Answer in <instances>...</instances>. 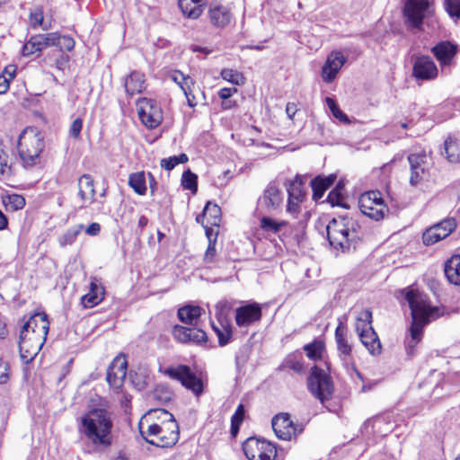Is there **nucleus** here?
<instances>
[{
    "mask_svg": "<svg viewBox=\"0 0 460 460\" xmlns=\"http://www.w3.org/2000/svg\"><path fill=\"white\" fill-rule=\"evenodd\" d=\"M140 433L153 446L169 447L179 439V426L173 415L164 409H155L139 422Z\"/></svg>",
    "mask_w": 460,
    "mask_h": 460,
    "instance_id": "nucleus-1",
    "label": "nucleus"
},
{
    "mask_svg": "<svg viewBox=\"0 0 460 460\" xmlns=\"http://www.w3.org/2000/svg\"><path fill=\"white\" fill-rule=\"evenodd\" d=\"M404 300L408 303L411 314L410 327L411 337L406 341V349L409 354L413 352L415 346L421 341L424 327L432 320L438 317V308L431 306L428 297L423 293L414 288H407L402 291Z\"/></svg>",
    "mask_w": 460,
    "mask_h": 460,
    "instance_id": "nucleus-2",
    "label": "nucleus"
},
{
    "mask_svg": "<svg viewBox=\"0 0 460 460\" xmlns=\"http://www.w3.org/2000/svg\"><path fill=\"white\" fill-rule=\"evenodd\" d=\"M113 427L110 413L104 409H93L81 419L79 430L94 446L109 447L112 443Z\"/></svg>",
    "mask_w": 460,
    "mask_h": 460,
    "instance_id": "nucleus-3",
    "label": "nucleus"
},
{
    "mask_svg": "<svg viewBox=\"0 0 460 460\" xmlns=\"http://www.w3.org/2000/svg\"><path fill=\"white\" fill-rule=\"evenodd\" d=\"M359 225L352 217L341 216L332 218L326 226L331 246L336 250H347L358 236Z\"/></svg>",
    "mask_w": 460,
    "mask_h": 460,
    "instance_id": "nucleus-4",
    "label": "nucleus"
},
{
    "mask_svg": "<svg viewBox=\"0 0 460 460\" xmlns=\"http://www.w3.org/2000/svg\"><path fill=\"white\" fill-rule=\"evenodd\" d=\"M44 146V139L40 132L33 128H25L18 140V154L22 165L25 169H31L40 164Z\"/></svg>",
    "mask_w": 460,
    "mask_h": 460,
    "instance_id": "nucleus-5",
    "label": "nucleus"
},
{
    "mask_svg": "<svg viewBox=\"0 0 460 460\" xmlns=\"http://www.w3.org/2000/svg\"><path fill=\"white\" fill-rule=\"evenodd\" d=\"M49 333V327L43 323V326L37 330L30 331L22 328L19 337V352L23 363H29L38 355L44 345Z\"/></svg>",
    "mask_w": 460,
    "mask_h": 460,
    "instance_id": "nucleus-6",
    "label": "nucleus"
},
{
    "mask_svg": "<svg viewBox=\"0 0 460 460\" xmlns=\"http://www.w3.org/2000/svg\"><path fill=\"white\" fill-rule=\"evenodd\" d=\"M307 388L321 402L329 400L333 393L331 377L323 369L316 366L311 368L307 378Z\"/></svg>",
    "mask_w": 460,
    "mask_h": 460,
    "instance_id": "nucleus-7",
    "label": "nucleus"
},
{
    "mask_svg": "<svg viewBox=\"0 0 460 460\" xmlns=\"http://www.w3.org/2000/svg\"><path fill=\"white\" fill-rule=\"evenodd\" d=\"M431 11L429 0H408L403 7V17L406 27L410 30H421L423 20Z\"/></svg>",
    "mask_w": 460,
    "mask_h": 460,
    "instance_id": "nucleus-8",
    "label": "nucleus"
},
{
    "mask_svg": "<svg viewBox=\"0 0 460 460\" xmlns=\"http://www.w3.org/2000/svg\"><path fill=\"white\" fill-rule=\"evenodd\" d=\"M358 206L362 214L376 221L383 219L388 213V208L378 190L363 193L359 197Z\"/></svg>",
    "mask_w": 460,
    "mask_h": 460,
    "instance_id": "nucleus-9",
    "label": "nucleus"
},
{
    "mask_svg": "<svg viewBox=\"0 0 460 460\" xmlns=\"http://www.w3.org/2000/svg\"><path fill=\"white\" fill-rule=\"evenodd\" d=\"M243 450L249 460H274L277 456L272 443L256 438H247L243 444Z\"/></svg>",
    "mask_w": 460,
    "mask_h": 460,
    "instance_id": "nucleus-10",
    "label": "nucleus"
},
{
    "mask_svg": "<svg viewBox=\"0 0 460 460\" xmlns=\"http://www.w3.org/2000/svg\"><path fill=\"white\" fill-rule=\"evenodd\" d=\"M164 375L172 379L181 382L187 389L193 392L197 396L203 393V385L201 380L191 372L190 368L186 365H179L171 367L164 370Z\"/></svg>",
    "mask_w": 460,
    "mask_h": 460,
    "instance_id": "nucleus-11",
    "label": "nucleus"
},
{
    "mask_svg": "<svg viewBox=\"0 0 460 460\" xmlns=\"http://www.w3.org/2000/svg\"><path fill=\"white\" fill-rule=\"evenodd\" d=\"M164 375L172 379L181 382L187 389L193 392L197 396L203 393V385L201 380L191 372L190 368L186 365H179L171 367L164 370Z\"/></svg>",
    "mask_w": 460,
    "mask_h": 460,
    "instance_id": "nucleus-12",
    "label": "nucleus"
},
{
    "mask_svg": "<svg viewBox=\"0 0 460 460\" xmlns=\"http://www.w3.org/2000/svg\"><path fill=\"white\" fill-rule=\"evenodd\" d=\"M408 162L411 170L410 184L417 186L429 175V158L425 152L414 153L409 155Z\"/></svg>",
    "mask_w": 460,
    "mask_h": 460,
    "instance_id": "nucleus-13",
    "label": "nucleus"
},
{
    "mask_svg": "<svg viewBox=\"0 0 460 460\" xmlns=\"http://www.w3.org/2000/svg\"><path fill=\"white\" fill-rule=\"evenodd\" d=\"M284 194L275 182H270L258 199V210L270 213L281 208Z\"/></svg>",
    "mask_w": 460,
    "mask_h": 460,
    "instance_id": "nucleus-14",
    "label": "nucleus"
},
{
    "mask_svg": "<svg viewBox=\"0 0 460 460\" xmlns=\"http://www.w3.org/2000/svg\"><path fill=\"white\" fill-rule=\"evenodd\" d=\"M276 436L282 440H290L292 437L301 434L303 426L296 425L288 413H279L271 420Z\"/></svg>",
    "mask_w": 460,
    "mask_h": 460,
    "instance_id": "nucleus-15",
    "label": "nucleus"
},
{
    "mask_svg": "<svg viewBox=\"0 0 460 460\" xmlns=\"http://www.w3.org/2000/svg\"><path fill=\"white\" fill-rule=\"evenodd\" d=\"M456 227L454 218H447L427 229L422 234L423 243L431 245L447 237Z\"/></svg>",
    "mask_w": 460,
    "mask_h": 460,
    "instance_id": "nucleus-16",
    "label": "nucleus"
},
{
    "mask_svg": "<svg viewBox=\"0 0 460 460\" xmlns=\"http://www.w3.org/2000/svg\"><path fill=\"white\" fill-rule=\"evenodd\" d=\"M138 115L141 121L148 128H156L161 120L160 108L154 100L142 98L139 100Z\"/></svg>",
    "mask_w": 460,
    "mask_h": 460,
    "instance_id": "nucleus-17",
    "label": "nucleus"
},
{
    "mask_svg": "<svg viewBox=\"0 0 460 460\" xmlns=\"http://www.w3.org/2000/svg\"><path fill=\"white\" fill-rule=\"evenodd\" d=\"M262 316L261 306L258 303H250L238 307L235 311V323L239 327H247L260 322Z\"/></svg>",
    "mask_w": 460,
    "mask_h": 460,
    "instance_id": "nucleus-18",
    "label": "nucleus"
},
{
    "mask_svg": "<svg viewBox=\"0 0 460 460\" xmlns=\"http://www.w3.org/2000/svg\"><path fill=\"white\" fill-rule=\"evenodd\" d=\"M127 360L124 357H116L111 363L106 380L111 387L119 388L126 377Z\"/></svg>",
    "mask_w": 460,
    "mask_h": 460,
    "instance_id": "nucleus-19",
    "label": "nucleus"
},
{
    "mask_svg": "<svg viewBox=\"0 0 460 460\" xmlns=\"http://www.w3.org/2000/svg\"><path fill=\"white\" fill-rule=\"evenodd\" d=\"M173 337L180 342H192L199 344L207 341L206 332L199 328H190L175 325L172 330Z\"/></svg>",
    "mask_w": 460,
    "mask_h": 460,
    "instance_id": "nucleus-20",
    "label": "nucleus"
},
{
    "mask_svg": "<svg viewBox=\"0 0 460 460\" xmlns=\"http://www.w3.org/2000/svg\"><path fill=\"white\" fill-rule=\"evenodd\" d=\"M345 62L346 58L341 52H332L322 69L323 81L326 83L332 82Z\"/></svg>",
    "mask_w": 460,
    "mask_h": 460,
    "instance_id": "nucleus-21",
    "label": "nucleus"
},
{
    "mask_svg": "<svg viewBox=\"0 0 460 460\" xmlns=\"http://www.w3.org/2000/svg\"><path fill=\"white\" fill-rule=\"evenodd\" d=\"M438 68L431 58H418L413 65V75L421 80H430L437 76Z\"/></svg>",
    "mask_w": 460,
    "mask_h": 460,
    "instance_id": "nucleus-22",
    "label": "nucleus"
},
{
    "mask_svg": "<svg viewBox=\"0 0 460 460\" xmlns=\"http://www.w3.org/2000/svg\"><path fill=\"white\" fill-rule=\"evenodd\" d=\"M230 308L227 302H219L217 306V319L220 322V333H218V343L220 346L226 345L232 337V327L230 323L226 321L225 317H223V314L226 311H228Z\"/></svg>",
    "mask_w": 460,
    "mask_h": 460,
    "instance_id": "nucleus-23",
    "label": "nucleus"
},
{
    "mask_svg": "<svg viewBox=\"0 0 460 460\" xmlns=\"http://www.w3.org/2000/svg\"><path fill=\"white\" fill-rule=\"evenodd\" d=\"M456 52L457 46L449 41H442L432 48V53L442 65L449 64Z\"/></svg>",
    "mask_w": 460,
    "mask_h": 460,
    "instance_id": "nucleus-24",
    "label": "nucleus"
},
{
    "mask_svg": "<svg viewBox=\"0 0 460 460\" xmlns=\"http://www.w3.org/2000/svg\"><path fill=\"white\" fill-rule=\"evenodd\" d=\"M104 297V288L96 279L90 283V290L82 297V304L84 307H93L102 301Z\"/></svg>",
    "mask_w": 460,
    "mask_h": 460,
    "instance_id": "nucleus-25",
    "label": "nucleus"
},
{
    "mask_svg": "<svg viewBox=\"0 0 460 460\" xmlns=\"http://www.w3.org/2000/svg\"><path fill=\"white\" fill-rule=\"evenodd\" d=\"M78 194L84 202L93 203L95 199L94 181L90 174H83L78 179Z\"/></svg>",
    "mask_w": 460,
    "mask_h": 460,
    "instance_id": "nucleus-26",
    "label": "nucleus"
},
{
    "mask_svg": "<svg viewBox=\"0 0 460 460\" xmlns=\"http://www.w3.org/2000/svg\"><path fill=\"white\" fill-rule=\"evenodd\" d=\"M145 75L141 72H132L125 80V89L128 94L141 93L146 88Z\"/></svg>",
    "mask_w": 460,
    "mask_h": 460,
    "instance_id": "nucleus-27",
    "label": "nucleus"
},
{
    "mask_svg": "<svg viewBox=\"0 0 460 460\" xmlns=\"http://www.w3.org/2000/svg\"><path fill=\"white\" fill-rule=\"evenodd\" d=\"M361 343L371 355H379L382 351L381 342L374 328L358 335Z\"/></svg>",
    "mask_w": 460,
    "mask_h": 460,
    "instance_id": "nucleus-28",
    "label": "nucleus"
},
{
    "mask_svg": "<svg viewBox=\"0 0 460 460\" xmlns=\"http://www.w3.org/2000/svg\"><path fill=\"white\" fill-rule=\"evenodd\" d=\"M204 0H178L182 13L191 19H197L202 13Z\"/></svg>",
    "mask_w": 460,
    "mask_h": 460,
    "instance_id": "nucleus-29",
    "label": "nucleus"
},
{
    "mask_svg": "<svg viewBox=\"0 0 460 460\" xmlns=\"http://www.w3.org/2000/svg\"><path fill=\"white\" fill-rule=\"evenodd\" d=\"M336 180L334 174L322 177L317 176L311 181V187L313 190V197L314 199H319L323 197L324 191L331 187Z\"/></svg>",
    "mask_w": 460,
    "mask_h": 460,
    "instance_id": "nucleus-30",
    "label": "nucleus"
},
{
    "mask_svg": "<svg viewBox=\"0 0 460 460\" xmlns=\"http://www.w3.org/2000/svg\"><path fill=\"white\" fill-rule=\"evenodd\" d=\"M445 275L451 284L460 285V255H453L446 262Z\"/></svg>",
    "mask_w": 460,
    "mask_h": 460,
    "instance_id": "nucleus-31",
    "label": "nucleus"
},
{
    "mask_svg": "<svg viewBox=\"0 0 460 460\" xmlns=\"http://www.w3.org/2000/svg\"><path fill=\"white\" fill-rule=\"evenodd\" d=\"M209 18L216 27H225L231 21V13L225 6H215L209 9Z\"/></svg>",
    "mask_w": 460,
    "mask_h": 460,
    "instance_id": "nucleus-32",
    "label": "nucleus"
},
{
    "mask_svg": "<svg viewBox=\"0 0 460 460\" xmlns=\"http://www.w3.org/2000/svg\"><path fill=\"white\" fill-rule=\"evenodd\" d=\"M202 309L198 305H185L178 310V318L181 322L195 325L201 315Z\"/></svg>",
    "mask_w": 460,
    "mask_h": 460,
    "instance_id": "nucleus-33",
    "label": "nucleus"
},
{
    "mask_svg": "<svg viewBox=\"0 0 460 460\" xmlns=\"http://www.w3.org/2000/svg\"><path fill=\"white\" fill-rule=\"evenodd\" d=\"M346 334V327L341 323H340L335 330V341L337 343V349L339 352L344 358L350 356L351 353V346L349 344L347 341Z\"/></svg>",
    "mask_w": 460,
    "mask_h": 460,
    "instance_id": "nucleus-34",
    "label": "nucleus"
},
{
    "mask_svg": "<svg viewBox=\"0 0 460 460\" xmlns=\"http://www.w3.org/2000/svg\"><path fill=\"white\" fill-rule=\"evenodd\" d=\"M41 34L34 35L23 45L22 53L23 56H30L40 52L46 49V41L42 40Z\"/></svg>",
    "mask_w": 460,
    "mask_h": 460,
    "instance_id": "nucleus-35",
    "label": "nucleus"
},
{
    "mask_svg": "<svg viewBox=\"0 0 460 460\" xmlns=\"http://www.w3.org/2000/svg\"><path fill=\"white\" fill-rule=\"evenodd\" d=\"M355 329L358 335L366 332L372 327V312L369 309H364L358 313L356 318Z\"/></svg>",
    "mask_w": 460,
    "mask_h": 460,
    "instance_id": "nucleus-36",
    "label": "nucleus"
},
{
    "mask_svg": "<svg viewBox=\"0 0 460 460\" xmlns=\"http://www.w3.org/2000/svg\"><path fill=\"white\" fill-rule=\"evenodd\" d=\"M283 367L293 370L296 374H304L305 368L301 352L289 354L283 362Z\"/></svg>",
    "mask_w": 460,
    "mask_h": 460,
    "instance_id": "nucleus-37",
    "label": "nucleus"
},
{
    "mask_svg": "<svg viewBox=\"0 0 460 460\" xmlns=\"http://www.w3.org/2000/svg\"><path fill=\"white\" fill-rule=\"evenodd\" d=\"M445 151L447 154V157L451 163H459L460 162V140L449 137L445 141Z\"/></svg>",
    "mask_w": 460,
    "mask_h": 460,
    "instance_id": "nucleus-38",
    "label": "nucleus"
},
{
    "mask_svg": "<svg viewBox=\"0 0 460 460\" xmlns=\"http://www.w3.org/2000/svg\"><path fill=\"white\" fill-rule=\"evenodd\" d=\"M202 217H205L211 226H219L221 208L217 204L208 201L203 209Z\"/></svg>",
    "mask_w": 460,
    "mask_h": 460,
    "instance_id": "nucleus-39",
    "label": "nucleus"
},
{
    "mask_svg": "<svg viewBox=\"0 0 460 460\" xmlns=\"http://www.w3.org/2000/svg\"><path fill=\"white\" fill-rule=\"evenodd\" d=\"M128 185L138 195H145L146 192V177L144 172L131 173L128 177Z\"/></svg>",
    "mask_w": 460,
    "mask_h": 460,
    "instance_id": "nucleus-40",
    "label": "nucleus"
},
{
    "mask_svg": "<svg viewBox=\"0 0 460 460\" xmlns=\"http://www.w3.org/2000/svg\"><path fill=\"white\" fill-rule=\"evenodd\" d=\"M286 226V221H277L266 216L262 217L260 220V227L261 228L262 231L266 233L277 234L280 232L281 229Z\"/></svg>",
    "mask_w": 460,
    "mask_h": 460,
    "instance_id": "nucleus-41",
    "label": "nucleus"
},
{
    "mask_svg": "<svg viewBox=\"0 0 460 460\" xmlns=\"http://www.w3.org/2000/svg\"><path fill=\"white\" fill-rule=\"evenodd\" d=\"M84 228L83 224H79L77 226H72L67 229L58 239L59 245L61 247H65L67 245H72L81 231Z\"/></svg>",
    "mask_w": 460,
    "mask_h": 460,
    "instance_id": "nucleus-42",
    "label": "nucleus"
},
{
    "mask_svg": "<svg viewBox=\"0 0 460 460\" xmlns=\"http://www.w3.org/2000/svg\"><path fill=\"white\" fill-rule=\"evenodd\" d=\"M43 323H46L47 327L49 328V323L48 320V315L45 313H37L31 315L26 323L22 325V328L29 329L30 331L33 330L36 333L37 330L40 327L43 326Z\"/></svg>",
    "mask_w": 460,
    "mask_h": 460,
    "instance_id": "nucleus-43",
    "label": "nucleus"
},
{
    "mask_svg": "<svg viewBox=\"0 0 460 460\" xmlns=\"http://www.w3.org/2000/svg\"><path fill=\"white\" fill-rule=\"evenodd\" d=\"M323 349V343L320 341H314L303 347V349L305 350L306 357L314 361L322 358Z\"/></svg>",
    "mask_w": 460,
    "mask_h": 460,
    "instance_id": "nucleus-44",
    "label": "nucleus"
},
{
    "mask_svg": "<svg viewBox=\"0 0 460 460\" xmlns=\"http://www.w3.org/2000/svg\"><path fill=\"white\" fill-rule=\"evenodd\" d=\"M221 76L224 80L235 85L243 84L245 82V77L242 73L231 68L223 69L221 71Z\"/></svg>",
    "mask_w": 460,
    "mask_h": 460,
    "instance_id": "nucleus-45",
    "label": "nucleus"
},
{
    "mask_svg": "<svg viewBox=\"0 0 460 460\" xmlns=\"http://www.w3.org/2000/svg\"><path fill=\"white\" fill-rule=\"evenodd\" d=\"M169 76L180 86L182 92L191 88V86L194 85L193 79L189 75H183L180 71H173Z\"/></svg>",
    "mask_w": 460,
    "mask_h": 460,
    "instance_id": "nucleus-46",
    "label": "nucleus"
},
{
    "mask_svg": "<svg viewBox=\"0 0 460 460\" xmlns=\"http://www.w3.org/2000/svg\"><path fill=\"white\" fill-rule=\"evenodd\" d=\"M288 199L296 201H303L305 192L304 187L300 181H291L288 188Z\"/></svg>",
    "mask_w": 460,
    "mask_h": 460,
    "instance_id": "nucleus-47",
    "label": "nucleus"
},
{
    "mask_svg": "<svg viewBox=\"0 0 460 460\" xmlns=\"http://www.w3.org/2000/svg\"><path fill=\"white\" fill-rule=\"evenodd\" d=\"M325 102L335 119H339L344 124H349L350 122L349 117L339 108L336 102L332 98L326 97Z\"/></svg>",
    "mask_w": 460,
    "mask_h": 460,
    "instance_id": "nucleus-48",
    "label": "nucleus"
},
{
    "mask_svg": "<svg viewBox=\"0 0 460 460\" xmlns=\"http://www.w3.org/2000/svg\"><path fill=\"white\" fill-rule=\"evenodd\" d=\"M188 162V156L186 154H181L179 155H173L170 156L168 158H164L161 160V167L171 171L172 170L176 165L180 164H185Z\"/></svg>",
    "mask_w": 460,
    "mask_h": 460,
    "instance_id": "nucleus-49",
    "label": "nucleus"
},
{
    "mask_svg": "<svg viewBox=\"0 0 460 460\" xmlns=\"http://www.w3.org/2000/svg\"><path fill=\"white\" fill-rule=\"evenodd\" d=\"M12 174V168L9 163V155L0 142V177H8Z\"/></svg>",
    "mask_w": 460,
    "mask_h": 460,
    "instance_id": "nucleus-50",
    "label": "nucleus"
},
{
    "mask_svg": "<svg viewBox=\"0 0 460 460\" xmlns=\"http://www.w3.org/2000/svg\"><path fill=\"white\" fill-rule=\"evenodd\" d=\"M4 202L7 208H10L13 211L23 208L26 203L25 199L19 194L6 196Z\"/></svg>",
    "mask_w": 460,
    "mask_h": 460,
    "instance_id": "nucleus-51",
    "label": "nucleus"
},
{
    "mask_svg": "<svg viewBox=\"0 0 460 460\" xmlns=\"http://www.w3.org/2000/svg\"><path fill=\"white\" fill-rule=\"evenodd\" d=\"M181 184L184 189L190 190L192 193H196L198 190L197 175L190 170L184 172L181 178Z\"/></svg>",
    "mask_w": 460,
    "mask_h": 460,
    "instance_id": "nucleus-52",
    "label": "nucleus"
},
{
    "mask_svg": "<svg viewBox=\"0 0 460 460\" xmlns=\"http://www.w3.org/2000/svg\"><path fill=\"white\" fill-rule=\"evenodd\" d=\"M244 417V407L243 404H239L235 412L231 418V431L234 435L238 432L241 423Z\"/></svg>",
    "mask_w": 460,
    "mask_h": 460,
    "instance_id": "nucleus-53",
    "label": "nucleus"
},
{
    "mask_svg": "<svg viewBox=\"0 0 460 460\" xmlns=\"http://www.w3.org/2000/svg\"><path fill=\"white\" fill-rule=\"evenodd\" d=\"M444 5L450 17L460 18V0H445Z\"/></svg>",
    "mask_w": 460,
    "mask_h": 460,
    "instance_id": "nucleus-54",
    "label": "nucleus"
},
{
    "mask_svg": "<svg viewBox=\"0 0 460 460\" xmlns=\"http://www.w3.org/2000/svg\"><path fill=\"white\" fill-rule=\"evenodd\" d=\"M30 23L32 28H37L39 26H42L43 30H47L48 27L43 25V12L41 8H35L30 13Z\"/></svg>",
    "mask_w": 460,
    "mask_h": 460,
    "instance_id": "nucleus-55",
    "label": "nucleus"
},
{
    "mask_svg": "<svg viewBox=\"0 0 460 460\" xmlns=\"http://www.w3.org/2000/svg\"><path fill=\"white\" fill-rule=\"evenodd\" d=\"M207 235L208 237V248H207L206 252L204 254L203 261H204L205 263H211V262L214 261V259H215L216 254H217V251H216V240H217V238L212 240L208 231H207Z\"/></svg>",
    "mask_w": 460,
    "mask_h": 460,
    "instance_id": "nucleus-56",
    "label": "nucleus"
},
{
    "mask_svg": "<svg viewBox=\"0 0 460 460\" xmlns=\"http://www.w3.org/2000/svg\"><path fill=\"white\" fill-rule=\"evenodd\" d=\"M61 51H71L75 48V40L70 36L58 34V46Z\"/></svg>",
    "mask_w": 460,
    "mask_h": 460,
    "instance_id": "nucleus-57",
    "label": "nucleus"
},
{
    "mask_svg": "<svg viewBox=\"0 0 460 460\" xmlns=\"http://www.w3.org/2000/svg\"><path fill=\"white\" fill-rule=\"evenodd\" d=\"M83 128V120L80 118H76L73 120L70 125L68 134L74 139H78Z\"/></svg>",
    "mask_w": 460,
    "mask_h": 460,
    "instance_id": "nucleus-58",
    "label": "nucleus"
},
{
    "mask_svg": "<svg viewBox=\"0 0 460 460\" xmlns=\"http://www.w3.org/2000/svg\"><path fill=\"white\" fill-rule=\"evenodd\" d=\"M342 199H343V195H342V192H341V190H339V187L334 188L332 191H330V193L328 194V197H327V201L330 204H332V206L341 205Z\"/></svg>",
    "mask_w": 460,
    "mask_h": 460,
    "instance_id": "nucleus-59",
    "label": "nucleus"
},
{
    "mask_svg": "<svg viewBox=\"0 0 460 460\" xmlns=\"http://www.w3.org/2000/svg\"><path fill=\"white\" fill-rule=\"evenodd\" d=\"M58 32H50L47 34H41L42 40L46 41V48L50 46H58Z\"/></svg>",
    "mask_w": 460,
    "mask_h": 460,
    "instance_id": "nucleus-60",
    "label": "nucleus"
},
{
    "mask_svg": "<svg viewBox=\"0 0 460 460\" xmlns=\"http://www.w3.org/2000/svg\"><path fill=\"white\" fill-rule=\"evenodd\" d=\"M9 379V366L0 358V384H5Z\"/></svg>",
    "mask_w": 460,
    "mask_h": 460,
    "instance_id": "nucleus-61",
    "label": "nucleus"
},
{
    "mask_svg": "<svg viewBox=\"0 0 460 460\" xmlns=\"http://www.w3.org/2000/svg\"><path fill=\"white\" fill-rule=\"evenodd\" d=\"M302 201L288 199L287 212L291 214L294 217H296L299 213V204Z\"/></svg>",
    "mask_w": 460,
    "mask_h": 460,
    "instance_id": "nucleus-62",
    "label": "nucleus"
},
{
    "mask_svg": "<svg viewBox=\"0 0 460 460\" xmlns=\"http://www.w3.org/2000/svg\"><path fill=\"white\" fill-rule=\"evenodd\" d=\"M84 232L90 236H96L101 232V226L99 223H92L84 229Z\"/></svg>",
    "mask_w": 460,
    "mask_h": 460,
    "instance_id": "nucleus-63",
    "label": "nucleus"
},
{
    "mask_svg": "<svg viewBox=\"0 0 460 460\" xmlns=\"http://www.w3.org/2000/svg\"><path fill=\"white\" fill-rule=\"evenodd\" d=\"M154 397L158 400H163L164 402L169 401L171 399V393L167 390L163 391L160 388H157L154 392Z\"/></svg>",
    "mask_w": 460,
    "mask_h": 460,
    "instance_id": "nucleus-64",
    "label": "nucleus"
}]
</instances>
